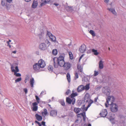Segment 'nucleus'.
I'll return each instance as SVG.
<instances>
[{"label": "nucleus", "mask_w": 126, "mask_h": 126, "mask_svg": "<svg viewBox=\"0 0 126 126\" xmlns=\"http://www.w3.org/2000/svg\"><path fill=\"white\" fill-rule=\"evenodd\" d=\"M109 0H105L104 2L106 3H107L108 2Z\"/></svg>", "instance_id": "nucleus-56"}, {"label": "nucleus", "mask_w": 126, "mask_h": 126, "mask_svg": "<svg viewBox=\"0 0 126 126\" xmlns=\"http://www.w3.org/2000/svg\"><path fill=\"white\" fill-rule=\"evenodd\" d=\"M86 46L84 44H82L79 48V51L80 52L83 53L86 51Z\"/></svg>", "instance_id": "nucleus-13"}, {"label": "nucleus", "mask_w": 126, "mask_h": 126, "mask_svg": "<svg viewBox=\"0 0 126 126\" xmlns=\"http://www.w3.org/2000/svg\"><path fill=\"white\" fill-rule=\"evenodd\" d=\"M84 56V54H82V55L79 58V61H80V59L82 58Z\"/></svg>", "instance_id": "nucleus-55"}, {"label": "nucleus", "mask_w": 126, "mask_h": 126, "mask_svg": "<svg viewBox=\"0 0 126 126\" xmlns=\"http://www.w3.org/2000/svg\"><path fill=\"white\" fill-rule=\"evenodd\" d=\"M115 99V97L113 95L108 96V97L106 99V102L105 103V105L106 107L107 108L108 105L110 104L113 103Z\"/></svg>", "instance_id": "nucleus-3"}, {"label": "nucleus", "mask_w": 126, "mask_h": 126, "mask_svg": "<svg viewBox=\"0 0 126 126\" xmlns=\"http://www.w3.org/2000/svg\"><path fill=\"white\" fill-rule=\"evenodd\" d=\"M67 9L68 11L72 12V8L71 7L68 6L67 7Z\"/></svg>", "instance_id": "nucleus-41"}, {"label": "nucleus", "mask_w": 126, "mask_h": 126, "mask_svg": "<svg viewBox=\"0 0 126 126\" xmlns=\"http://www.w3.org/2000/svg\"><path fill=\"white\" fill-rule=\"evenodd\" d=\"M88 126H91V124H88Z\"/></svg>", "instance_id": "nucleus-64"}, {"label": "nucleus", "mask_w": 126, "mask_h": 126, "mask_svg": "<svg viewBox=\"0 0 126 126\" xmlns=\"http://www.w3.org/2000/svg\"><path fill=\"white\" fill-rule=\"evenodd\" d=\"M117 111H110V112H109L107 115L108 118L110 120V121L113 124L114 123L113 121L114 118L113 116L114 115L112 114L113 112H116Z\"/></svg>", "instance_id": "nucleus-4"}, {"label": "nucleus", "mask_w": 126, "mask_h": 126, "mask_svg": "<svg viewBox=\"0 0 126 126\" xmlns=\"http://www.w3.org/2000/svg\"><path fill=\"white\" fill-rule=\"evenodd\" d=\"M74 90H73L72 93L70 95V97L71 98H74V97L78 95V94L77 93H74Z\"/></svg>", "instance_id": "nucleus-27"}, {"label": "nucleus", "mask_w": 126, "mask_h": 126, "mask_svg": "<svg viewBox=\"0 0 126 126\" xmlns=\"http://www.w3.org/2000/svg\"><path fill=\"white\" fill-rule=\"evenodd\" d=\"M11 40H9L8 41L6 42V43L7 44V45H9L10 44V43L11 42Z\"/></svg>", "instance_id": "nucleus-50"}, {"label": "nucleus", "mask_w": 126, "mask_h": 126, "mask_svg": "<svg viewBox=\"0 0 126 126\" xmlns=\"http://www.w3.org/2000/svg\"><path fill=\"white\" fill-rule=\"evenodd\" d=\"M11 69L12 70V71L13 72V70H14V67L13 65H11Z\"/></svg>", "instance_id": "nucleus-52"}, {"label": "nucleus", "mask_w": 126, "mask_h": 126, "mask_svg": "<svg viewBox=\"0 0 126 126\" xmlns=\"http://www.w3.org/2000/svg\"><path fill=\"white\" fill-rule=\"evenodd\" d=\"M107 111H102L100 113V115L102 117H105L108 114Z\"/></svg>", "instance_id": "nucleus-16"}, {"label": "nucleus", "mask_w": 126, "mask_h": 126, "mask_svg": "<svg viewBox=\"0 0 126 126\" xmlns=\"http://www.w3.org/2000/svg\"><path fill=\"white\" fill-rule=\"evenodd\" d=\"M46 94V92L45 91H42L41 94L40 95H42L43 94Z\"/></svg>", "instance_id": "nucleus-45"}, {"label": "nucleus", "mask_w": 126, "mask_h": 126, "mask_svg": "<svg viewBox=\"0 0 126 126\" xmlns=\"http://www.w3.org/2000/svg\"><path fill=\"white\" fill-rule=\"evenodd\" d=\"M89 33L93 36H94L95 35L94 32L92 30H90L89 31Z\"/></svg>", "instance_id": "nucleus-33"}, {"label": "nucleus", "mask_w": 126, "mask_h": 126, "mask_svg": "<svg viewBox=\"0 0 126 126\" xmlns=\"http://www.w3.org/2000/svg\"><path fill=\"white\" fill-rule=\"evenodd\" d=\"M37 63L41 69L42 68H44L46 65L45 62L42 59H41Z\"/></svg>", "instance_id": "nucleus-7"}, {"label": "nucleus", "mask_w": 126, "mask_h": 126, "mask_svg": "<svg viewBox=\"0 0 126 126\" xmlns=\"http://www.w3.org/2000/svg\"><path fill=\"white\" fill-rule=\"evenodd\" d=\"M92 51L93 54L95 56H97L99 54V52L97 51V50L93 49H92Z\"/></svg>", "instance_id": "nucleus-23"}, {"label": "nucleus", "mask_w": 126, "mask_h": 126, "mask_svg": "<svg viewBox=\"0 0 126 126\" xmlns=\"http://www.w3.org/2000/svg\"><path fill=\"white\" fill-rule=\"evenodd\" d=\"M39 48L40 49L42 50H45L47 49V45L45 43H41L39 45Z\"/></svg>", "instance_id": "nucleus-12"}, {"label": "nucleus", "mask_w": 126, "mask_h": 126, "mask_svg": "<svg viewBox=\"0 0 126 126\" xmlns=\"http://www.w3.org/2000/svg\"><path fill=\"white\" fill-rule=\"evenodd\" d=\"M47 44H48V46L50 44V42L48 41H47Z\"/></svg>", "instance_id": "nucleus-61"}, {"label": "nucleus", "mask_w": 126, "mask_h": 126, "mask_svg": "<svg viewBox=\"0 0 126 126\" xmlns=\"http://www.w3.org/2000/svg\"><path fill=\"white\" fill-rule=\"evenodd\" d=\"M38 2L37 1H34L32 4V7L34 8H36L37 6Z\"/></svg>", "instance_id": "nucleus-22"}, {"label": "nucleus", "mask_w": 126, "mask_h": 126, "mask_svg": "<svg viewBox=\"0 0 126 126\" xmlns=\"http://www.w3.org/2000/svg\"><path fill=\"white\" fill-rule=\"evenodd\" d=\"M107 9L110 11L113 14L116 15L117 13L114 9L112 8H108Z\"/></svg>", "instance_id": "nucleus-20"}, {"label": "nucleus", "mask_w": 126, "mask_h": 126, "mask_svg": "<svg viewBox=\"0 0 126 126\" xmlns=\"http://www.w3.org/2000/svg\"><path fill=\"white\" fill-rule=\"evenodd\" d=\"M101 87H100V86H99V87H97L96 88V90L97 91L99 90L101 88Z\"/></svg>", "instance_id": "nucleus-53"}, {"label": "nucleus", "mask_w": 126, "mask_h": 126, "mask_svg": "<svg viewBox=\"0 0 126 126\" xmlns=\"http://www.w3.org/2000/svg\"><path fill=\"white\" fill-rule=\"evenodd\" d=\"M23 90L25 92V94H26L28 92L27 89L26 88H25L23 89Z\"/></svg>", "instance_id": "nucleus-48"}, {"label": "nucleus", "mask_w": 126, "mask_h": 126, "mask_svg": "<svg viewBox=\"0 0 126 126\" xmlns=\"http://www.w3.org/2000/svg\"><path fill=\"white\" fill-rule=\"evenodd\" d=\"M54 5L56 6H57L59 5V4L58 3H55L54 4Z\"/></svg>", "instance_id": "nucleus-60"}, {"label": "nucleus", "mask_w": 126, "mask_h": 126, "mask_svg": "<svg viewBox=\"0 0 126 126\" xmlns=\"http://www.w3.org/2000/svg\"><path fill=\"white\" fill-rule=\"evenodd\" d=\"M38 104L36 102L32 103V110H37L38 109Z\"/></svg>", "instance_id": "nucleus-17"}, {"label": "nucleus", "mask_w": 126, "mask_h": 126, "mask_svg": "<svg viewBox=\"0 0 126 126\" xmlns=\"http://www.w3.org/2000/svg\"><path fill=\"white\" fill-rule=\"evenodd\" d=\"M35 122L36 123H37L39 125V126H41L42 125L38 122L36 120L35 121Z\"/></svg>", "instance_id": "nucleus-47"}, {"label": "nucleus", "mask_w": 126, "mask_h": 126, "mask_svg": "<svg viewBox=\"0 0 126 126\" xmlns=\"http://www.w3.org/2000/svg\"><path fill=\"white\" fill-rule=\"evenodd\" d=\"M28 79V78L27 77L25 78V80H24V82L25 83H26L27 82V80Z\"/></svg>", "instance_id": "nucleus-54"}, {"label": "nucleus", "mask_w": 126, "mask_h": 126, "mask_svg": "<svg viewBox=\"0 0 126 126\" xmlns=\"http://www.w3.org/2000/svg\"><path fill=\"white\" fill-rule=\"evenodd\" d=\"M0 120H1V122L2 123V124H3V123H4V122H3V120L2 119H0Z\"/></svg>", "instance_id": "nucleus-57"}, {"label": "nucleus", "mask_w": 126, "mask_h": 126, "mask_svg": "<svg viewBox=\"0 0 126 126\" xmlns=\"http://www.w3.org/2000/svg\"><path fill=\"white\" fill-rule=\"evenodd\" d=\"M64 56L60 55L58 57H54L53 59L54 62V66L55 68H58L59 66L63 67L65 63Z\"/></svg>", "instance_id": "nucleus-2"}, {"label": "nucleus", "mask_w": 126, "mask_h": 126, "mask_svg": "<svg viewBox=\"0 0 126 126\" xmlns=\"http://www.w3.org/2000/svg\"><path fill=\"white\" fill-rule=\"evenodd\" d=\"M47 2L46 1H45L44 2H42L40 6V7H41L42 6L44 5H45L46 3H47Z\"/></svg>", "instance_id": "nucleus-38"}, {"label": "nucleus", "mask_w": 126, "mask_h": 126, "mask_svg": "<svg viewBox=\"0 0 126 126\" xmlns=\"http://www.w3.org/2000/svg\"><path fill=\"white\" fill-rule=\"evenodd\" d=\"M61 104L63 106H64L65 105V103L63 100H62L60 102Z\"/></svg>", "instance_id": "nucleus-44"}, {"label": "nucleus", "mask_w": 126, "mask_h": 126, "mask_svg": "<svg viewBox=\"0 0 126 126\" xmlns=\"http://www.w3.org/2000/svg\"><path fill=\"white\" fill-rule=\"evenodd\" d=\"M76 113H79L80 111H74Z\"/></svg>", "instance_id": "nucleus-58"}, {"label": "nucleus", "mask_w": 126, "mask_h": 126, "mask_svg": "<svg viewBox=\"0 0 126 126\" xmlns=\"http://www.w3.org/2000/svg\"><path fill=\"white\" fill-rule=\"evenodd\" d=\"M103 62L102 60H101L100 61L99 63V69H101L103 68Z\"/></svg>", "instance_id": "nucleus-26"}, {"label": "nucleus", "mask_w": 126, "mask_h": 126, "mask_svg": "<svg viewBox=\"0 0 126 126\" xmlns=\"http://www.w3.org/2000/svg\"><path fill=\"white\" fill-rule=\"evenodd\" d=\"M84 85H80L78 87L77 89V91L79 93L81 92L84 90Z\"/></svg>", "instance_id": "nucleus-14"}, {"label": "nucleus", "mask_w": 126, "mask_h": 126, "mask_svg": "<svg viewBox=\"0 0 126 126\" xmlns=\"http://www.w3.org/2000/svg\"><path fill=\"white\" fill-rule=\"evenodd\" d=\"M66 77L67 79V81L69 83H70V76L69 73H68L66 75Z\"/></svg>", "instance_id": "nucleus-29"}, {"label": "nucleus", "mask_w": 126, "mask_h": 126, "mask_svg": "<svg viewBox=\"0 0 126 126\" xmlns=\"http://www.w3.org/2000/svg\"><path fill=\"white\" fill-rule=\"evenodd\" d=\"M69 54L70 58L71 60L73 59V57L72 52H70L69 53Z\"/></svg>", "instance_id": "nucleus-34"}, {"label": "nucleus", "mask_w": 126, "mask_h": 126, "mask_svg": "<svg viewBox=\"0 0 126 126\" xmlns=\"http://www.w3.org/2000/svg\"><path fill=\"white\" fill-rule=\"evenodd\" d=\"M84 101L86 102L89 101V104L87 107H85V105H83L80 109L78 108H75L73 110H87L88 108L91 106L92 103L94 102L93 101L90 99V95L88 93H87L84 97Z\"/></svg>", "instance_id": "nucleus-1"}, {"label": "nucleus", "mask_w": 126, "mask_h": 126, "mask_svg": "<svg viewBox=\"0 0 126 126\" xmlns=\"http://www.w3.org/2000/svg\"><path fill=\"white\" fill-rule=\"evenodd\" d=\"M85 114V111L83 112L82 113L80 114H78L77 115V116L78 117H80V116L81 115L83 117V121L85 122L86 121V118Z\"/></svg>", "instance_id": "nucleus-15"}, {"label": "nucleus", "mask_w": 126, "mask_h": 126, "mask_svg": "<svg viewBox=\"0 0 126 126\" xmlns=\"http://www.w3.org/2000/svg\"><path fill=\"white\" fill-rule=\"evenodd\" d=\"M71 93V91L69 90H67V91L66 93V94L67 95H68L69 93Z\"/></svg>", "instance_id": "nucleus-46"}, {"label": "nucleus", "mask_w": 126, "mask_h": 126, "mask_svg": "<svg viewBox=\"0 0 126 126\" xmlns=\"http://www.w3.org/2000/svg\"><path fill=\"white\" fill-rule=\"evenodd\" d=\"M84 90H85L86 91L90 89V84L88 83L86 84L85 86H84Z\"/></svg>", "instance_id": "nucleus-28"}, {"label": "nucleus", "mask_w": 126, "mask_h": 126, "mask_svg": "<svg viewBox=\"0 0 126 126\" xmlns=\"http://www.w3.org/2000/svg\"><path fill=\"white\" fill-rule=\"evenodd\" d=\"M75 77L74 78V79L76 80L79 77L78 74L77 73H75Z\"/></svg>", "instance_id": "nucleus-37"}, {"label": "nucleus", "mask_w": 126, "mask_h": 126, "mask_svg": "<svg viewBox=\"0 0 126 126\" xmlns=\"http://www.w3.org/2000/svg\"><path fill=\"white\" fill-rule=\"evenodd\" d=\"M102 92L107 96L110 95L111 91L110 88L108 86H106L103 88Z\"/></svg>", "instance_id": "nucleus-5"}, {"label": "nucleus", "mask_w": 126, "mask_h": 126, "mask_svg": "<svg viewBox=\"0 0 126 126\" xmlns=\"http://www.w3.org/2000/svg\"><path fill=\"white\" fill-rule=\"evenodd\" d=\"M14 75H15L16 77H19L21 76V74L19 73H17V72H15L14 73Z\"/></svg>", "instance_id": "nucleus-39"}, {"label": "nucleus", "mask_w": 126, "mask_h": 126, "mask_svg": "<svg viewBox=\"0 0 126 126\" xmlns=\"http://www.w3.org/2000/svg\"><path fill=\"white\" fill-rule=\"evenodd\" d=\"M92 51V49H90L88 50L87 51V53L88 54L90 53H91Z\"/></svg>", "instance_id": "nucleus-49"}, {"label": "nucleus", "mask_w": 126, "mask_h": 126, "mask_svg": "<svg viewBox=\"0 0 126 126\" xmlns=\"http://www.w3.org/2000/svg\"><path fill=\"white\" fill-rule=\"evenodd\" d=\"M16 50H15V51H13L12 52V53H14V54L16 53Z\"/></svg>", "instance_id": "nucleus-59"}, {"label": "nucleus", "mask_w": 126, "mask_h": 126, "mask_svg": "<svg viewBox=\"0 0 126 126\" xmlns=\"http://www.w3.org/2000/svg\"><path fill=\"white\" fill-rule=\"evenodd\" d=\"M7 46H8L10 48H11V46L10 45H7Z\"/></svg>", "instance_id": "nucleus-62"}, {"label": "nucleus", "mask_w": 126, "mask_h": 126, "mask_svg": "<svg viewBox=\"0 0 126 126\" xmlns=\"http://www.w3.org/2000/svg\"><path fill=\"white\" fill-rule=\"evenodd\" d=\"M108 105L110 106L111 110H118V106L116 104L113 103Z\"/></svg>", "instance_id": "nucleus-8"}, {"label": "nucleus", "mask_w": 126, "mask_h": 126, "mask_svg": "<svg viewBox=\"0 0 126 126\" xmlns=\"http://www.w3.org/2000/svg\"><path fill=\"white\" fill-rule=\"evenodd\" d=\"M98 96H97L94 98V103L96 104L97 103V100L98 99Z\"/></svg>", "instance_id": "nucleus-43"}, {"label": "nucleus", "mask_w": 126, "mask_h": 126, "mask_svg": "<svg viewBox=\"0 0 126 126\" xmlns=\"http://www.w3.org/2000/svg\"><path fill=\"white\" fill-rule=\"evenodd\" d=\"M66 101L69 104L72 103L73 105H74L75 103V99L74 98H70L67 97L66 99Z\"/></svg>", "instance_id": "nucleus-11"}, {"label": "nucleus", "mask_w": 126, "mask_h": 126, "mask_svg": "<svg viewBox=\"0 0 126 126\" xmlns=\"http://www.w3.org/2000/svg\"><path fill=\"white\" fill-rule=\"evenodd\" d=\"M28 2L30 1L31 0H24Z\"/></svg>", "instance_id": "nucleus-63"}, {"label": "nucleus", "mask_w": 126, "mask_h": 126, "mask_svg": "<svg viewBox=\"0 0 126 126\" xmlns=\"http://www.w3.org/2000/svg\"><path fill=\"white\" fill-rule=\"evenodd\" d=\"M72 64L68 62H65L63 65L64 70H68L70 68Z\"/></svg>", "instance_id": "nucleus-10"}, {"label": "nucleus", "mask_w": 126, "mask_h": 126, "mask_svg": "<svg viewBox=\"0 0 126 126\" xmlns=\"http://www.w3.org/2000/svg\"><path fill=\"white\" fill-rule=\"evenodd\" d=\"M94 76H97L99 74L98 72L96 70H94Z\"/></svg>", "instance_id": "nucleus-36"}, {"label": "nucleus", "mask_w": 126, "mask_h": 126, "mask_svg": "<svg viewBox=\"0 0 126 126\" xmlns=\"http://www.w3.org/2000/svg\"><path fill=\"white\" fill-rule=\"evenodd\" d=\"M35 116L37 120L39 121H41L42 120V117L38 114H35Z\"/></svg>", "instance_id": "nucleus-19"}, {"label": "nucleus", "mask_w": 126, "mask_h": 126, "mask_svg": "<svg viewBox=\"0 0 126 126\" xmlns=\"http://www.w3.org/2000/svg\"><path fill=\"white\" fill-rule=\"evenodd\" d=\"M34 80L33 78H32L31 79H30V83L31 87H33V85L34 83Z\"/></svg>", "instance_id": "nucleus-25"}, {"label": "nucleus", "mask_w": 126, "mask_h": 126, "mask_svg": "<svg viewBox=\"0 0 126 126\" xmlns=\"http://www.w3.org/2000/svg\"><path fill=\"white\" fill-rule=\"evenodd\" d=\"M15 70H13V72L14 73L15 72H18L19 71V70L18 68V67L17 66H16L15 67Z\"/></svg>", "instance_id": "nucleus-32"}, {"label": "nucleus", "mask_w": 126, "mask_h": 126, "mask_svg": "<svg viewBox=\"0 0 126 126\" xmlns=\"http://www.w3.org/2000/svg\"><path fill=\"white\" fill-rule=\"evenodd\" d=\"M52 53L53 54L56 55L57 53V51L56 49H54L52 50Z\"/></svg>", "instance_id": "nucleus-31"}, {"label": "nucleus", "mask_w": 126, "mask_h": 126, "mask_svg": "<svg viewBox=\"0 0 126 126\" xmlns=\"http://www.w3.org/2000/svg\"><path fill=\"white\" fill-rule=\"evenodd\" d=\"M21 80V77L19 78L16 79L15 81L16 82H17L20 81Z\"/></svg>", "instance_id": "nucleus-42"}, {"label": "nucleus", "mask_w": 126, "mask_h": 126, "mask_svg": "<svg viewBox=\"0 0 126 126\" xmlns=\"http://www.w3.org/2000/svg\"><path fill=\"white\" fill-rule=\"evenodd\" d=\"M47 34L50 39L53 42H55L56 41V38L55 36L53 35L50 32L47 31Z\"/></svg>", "instance_id": "nucleus-9"}, {"label": "nucleus", "mask_w": 126, "mask_h": 126, "mask_svg": "<svg viewBox=\"0 0 126 126\" xmlns=\"http://www.w3.org/2000/svg\"><path fill=\"white\" fill-rule=\"evenodd\" d=\"M33 67L34 70L36 72H39L42 71L38 63H35L33 65Z\"/></svg>", "instance_id": "nucleus-6"}, {"label": "nucleus", "mask_w": 126, "mask_h": 126, "mask_svg": "<svg viewBox=\"0 0 126 126\" xmlns=\"http://www.w3.org/2000/svg\"><path fill=\"white\" fill-rule=\"evenodd\" d=\"M50 114V115L52 116H56L57 114V111H51Z\"/></svg>", "instance_id": "nucleus-24"}, {"label": "nucleus", "mask_w": 126, "mask_h": 126, "mask_svg": "<svg viewBox=\"0 0 126 126\" xmlns=\"http://www.w3.org/2000/svg\"><path fill=\"white\" fill-rule=\"evenodd\" d=\"M35 97L36 99V100L38 103H39L40 102V99L37 96L35 95Z\"/></svg>", "instance_id": "nucleus-35"}, {"label": "nucleus", "mask_w": 126, "mask_h": 126, "mask_svg": "<svg viewBox=\"0 0 126 126\" xmlns=\"http://www.w3.org/2000/svg\"><path fill=\"white\" fill-rule=\"evenodd\" d=\"M42 124V125L44 126H46L45 125V122L42 121L41 122Z\"/></svg>", "instance_id": "nucleus-51"}, {"label": "nucleus", "mask_w": 126, "mask_h": 126, "mask_svg": "<svg viewBox=\"0 0 126 126\" xmlns=\"http://www.w3.org/2000/svg\"><path fill=\"white\" fill-rule=\"evenodd\" d=\"M83 66L82 65L78 64L77 65V68L79 72H80L82 73H83Z\"/></svg>", "instance_id": "nucleus-18"}, {"label": "nucleus", "mask_w": 126, "mask_h": 126, "mask_svg": "<svg viewBox=\"0 0 126 126\" xmlns=\"http://www.w3.org/2000/svg\"><path fill=\"white\" fill-rule=\"evenodd\" d=\"M48 69L50 72H52L53 70V67L51 65H49L48 67Z\"/></svg>", "instance_id": "nucleus-30"}, {"label": "nucleus", "mask_w": 126, "mask_h": 126, "mask_svg": "<svg viewBox=\"0 0 126 126\" xmlns=\"http://www.w3.org/2000/svg\"><path fill=\"white\" fill-rule=\"evenodd\" d=\"M44 112H42V114L43 116H45L47 114V111H44Z\"/></svg>", "instance_id": "nucleus-40"}, {"label": "nucleus", "mask_w": 126, "mask_h": 126, "mask_svg": "<svg viewBox=\"0 0 126 126\" xmlns=\"http://www.w3.org/2000/svg\"><path fill=\"white\" fill-rule=\"evenodd\" d=\"M7 2H8L6 0H1V4L4 7L6 6L7 4Z\"/></svg>", "instance_id": "nucleus-21"}]
</instances>
